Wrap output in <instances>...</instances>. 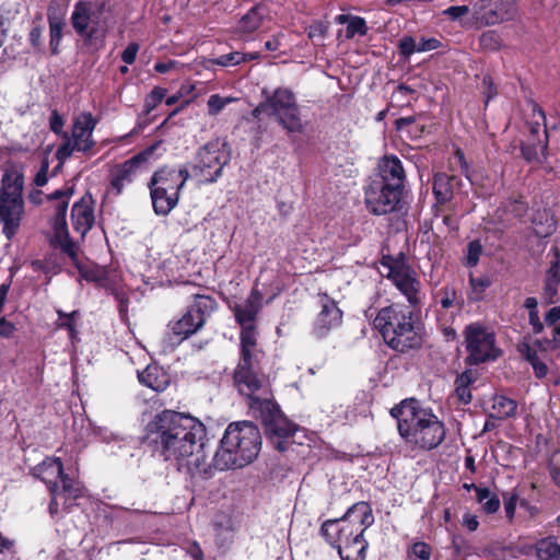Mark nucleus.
Masks as SVG:
<instances>
[{
  "label": "nucleus",
  "mask_w": 560,
  "mask_h": 560,
  "mask_svg": "<svg viewBox=\"0 0 560 560\" xmlns=\"http://www.w3.org/2000/svg\"><path fill=\"white\" fill-rule=\"evenodd\" d=\"M49 126H50V129L56 133V135H63L65 132L62 131L63 130V126H65V121H63V118L61 117V115H59V113L54 109L51 112V116H50V119H49Z\"/></svg>",
  "instance_id": "53"
},
{
  "label": "nucleus",
  "mask_w": 560,
  "mask_h": 560,
  "mask_svg": "<svg viewBox=\"0 0 560 560\" xmlns=\"http://www.w3.org/2000/svg\"><path fill=\"white\" fill-rule=\"evenodd\" d=\"M373 523L371 505L361 501L351 505L342 517L325 521L320 533L342 560H365L369 544L364 532Z\"/></svg>",
  "instance_id": "2"
},
{
  "label": "nucleus",
  "mask_w": 560,
  "mask_h": 560,
  "mask_svg": "<svg viewBox=\"0 0 560 560\" xmlns=\"http://www.w3.org/2000/svg\"><path fill=\"white\" fill-rule=\"evenodd\" d=\"M59 481L62 485L61 488L58 485L51 487V500L48 510L52 517L58 516L60 511H68L72 501L84 494L83 486L68 475H63Z\"/></svg>",
  "instance_id": "18"
},
{
  "label": "nucleus",
  "mask_w": 560,
  "mask_h": 560,
  "mask_svg": "<svg viewBox=\"0 0 560 560\" xmlns=\"http://www.w3.org/2000/svg\"><path fill=\"white\" fill-rule=\"evenodd\" d=\"M384 341L394 350L406 352L422 343L420 328L415 314L407 306L395 303L378 311L373 320Z\"/></svg>",
  "instance_id": "6"
},
{
  "label": "nucleus",
  "mask_w": 560,
  "mask_h": 560,
  "mask_svg": "<svg viewBox=\"0 0 560 560\" xmlns=\"http://www.w3.org/2000/svg\"><path fill=\"white\" fill-rule=\"evenodd\" d=\"M439 45L440 42L436 38H421L418 43V52L434 50Z\"/></svg>",
  "instance_id": "58"
},
{
  "label": "nucleus",
  "mask_w": 560,
  "mask_h": 560,
  "mask_svg": "<svg viewBox=\"0 0 560 560\" xmlns=\"http://www.w3.org/2000/svg\"><path fill=\"white\" fill-rule=\"evenodd\" d=\"M517 351L533 366L538 378H544L548 374V366L542 361L546 349L541 341H532L530 338L524 337L517 345Z\"/></svg>",
  "instance_id": "23"
},
{
  "label": "nucleus",
  "mask_w": 560,
  "mask_h": 560,
  "mask_svg": "<svg viewBox=\"0 0 560 560\" xmlns=\"http://www.w3.org/2000/svg\"><path fill=\"white\" fill-rule=\"evenodd\" d=\"M139 51V45L137 43H131L127 46V48L121 54V59L126 65H131L135 62L137 54Z\"/></svg>",
  "instance_id": "54"
},
{
  "label": "nucleus",
  "mask_w": 560,
  "mask_h": 560,
  "mask_svg": "<svg viewBox=\"0 0 560 560\" xmlns=\"http://www.w3.org/2000/svg\"><path fill=\"white\" fill-rule=\"evenodd\" d=\"M436 299L443 310L456 308L460 311L463 301L454 285H445L436 293Z\"/></svg>",
  "instance_id": "35"
},
{
  "label": "nucleus",
  "mask_w": 560,
  "mask_h": 560,
  "mask_svg": "<svg viewBox=\"0 0 560 560\" xmlns=\"http://www.w3.org/2000/svg\"><path fill=\"white\" fill-rule=\"evenodd\" d=\"M71 24L74 31L88 39L103 40L106 27L102 25L100 18L93 12V3L88 0L78 1L71 13Z\"/></svg>",
  "instance_id": "16"
},
{
  "label": "nucleus",
  "mask_w": 560,
  "mask_h": 560,
  "mask_svg": "<svg viewBox=\"0 0 560 560\" xmlns=\"http://www.w3.org/2000/svg\"><path fill=\"white\" fill-rule=\"evenodd\" d=\"M382 266L387 270L385 277L406 298L409 307L420 308L424 293L416 270L404 260L392 258H384Z\"/></svg>",
  "instance_id": "10"
},
{
  "label": "nucleus",
  "mask_w": 560,
  "mask_h": 560,
  "mask_svg": "<svg viewBox=\"0 0 560 560\" xmlns=\"http://www.w3.org/2000/svg\"><path fill=\"white\" fill-rule=\"evenodd\" d=\"M232 101H233V98L222 97L219 94L211 95L207 102L209 115L210 116L218 115Z\"/></svg>",
  "instance_id": "46"
},
{
  "label": "nucleus",
  "mask_w": 560,
  "mask_h": 560,
  "mask_svg": "<svg viewBox=\"0 0 560 560\" xmlns=\"http://www.w3.org/2000/svg\"><path fill=\"white\" fill-rule=\"evenodd\" d=\"M215 301L207 295H196L194 304L182 316L180 319L172 325L174 335L186 339L195 334L205 324L206 316L210 315L215 308Z\"/></svg>",
  "instance_id": "15"
},
{
  "label": "nucleus",
  "mask_w": 560,
  "mask_h": 560,
  "mask_svg": "<svg viewBox=\"0 0 560 560\" xmlns=\"http://www.w3.org/2000/svg\"><path fill=\"white\" fill-rule=\"evenodd\" d=\"M550 343L555 349H560V322L552 327Z\"/></svg>",
  "instance_id": "64"
},
{
  "label": "nucleus",
  "mask_w": 560,
  "mask_h": 560,
  "mask_svg": "<svg viewBox=\"0 0 560 560\" xmlns=\"http://www.w3.org/2000/svg\"><path fill=\"white\" fill-rule=\"evenodd\" d=\"M463 525L466 526L470 532H474L478 528L479 522L476 515L467 513L463 517Z\"/></svg>",
  "instance_id": "62"
},
{
  "label": "nucleus",
  "mask_w": 560,
  "mask_h": 560,
  "mask_svg": "<svg viewBox=\"0 0 560 560\" xmlns=\"http://www.w3.org/2000/svg\"><path fill=\"white\" fill-rule=\"evenodd\" d=\"M469 5H453L448 7L443 11L444 15H447L452 21H458L470 12Z\"/></svg>",
  "instance_id": "49"
},
{
  "label": "nucleus",
  "mask_w": 560,
  "mask_h": 560,
  "mask_svg": "<svg viewBox=\"0 0 560 560\" xmlns=\"http://www.w3.org/2000/svg\"><path fill=\"white\" fill-rule=\"evenodd\" d=\"M481 504H482V510L486 513L492 514L499 510L500 500H499L498 495L492 494L487 500H485Z\"/></svg>",
  "instance_id": "55"
},
{
  "label": "nucleus",
  "mask_w": 560,
  "mask_h": 560,
  "mask_svg": "<svg viewBox=\"0 0 560 560\" xmlns=\"http://www.w3.org/2000/svg\"><path fill=\"white\" fill-rule=\"evenodd\" d=\"M539 560H560V545L552 538H544L536 544Z\"/></svg>",
  "instance_id": "36"
},
{
  "label": "nucleus",
  "mask_w": 560,
  "mask_h": 560,
  "mask_svg": "<svg viewBox=\"0 0 560 560\" xmlns=\"http://www.w3.org/2000/svg\"><path fill=\"white\" fill-rule=\"evenodd\" d=\"M560 284V254L557 248L553 249V259L546 272L544 285V299L548 304H555L558 299V289Z\"/></svg>",
  "instance_id": "27"
},
{
  "label": "nucleus",
  "mask_w": 560,
  "mask_h": 560,
  "mask_svg": "<svg viewBox=\"0 0 560 560\" xmlns=\"http://www.w3.org/2000/svg\"><path fill=\"white\" fill-rule=\"evenodd\" d=\"M262 306V294L257 288H253L247 299L234 306V315L236 322L242 326V329L246 327H256L255 320L257 314Z\"/></svg>",
  "instance_id": "24"
},
{
  "label": "nucleus",
  "mask_w": 560,
  "mask_h": 560,
  "mask_svg": "<svg viewBox=\"0 0 560 560\" xmlns=\"http://www.w3.org/2000/svg\"><path fill=\"white\" fill-rule=\"evenodd\" d=\"M139 382L155 390L163 392L170 385V375L159 365L149 364L141 373L138 374Z\"/></svg>",
  "instance_id": "28"
},
{
  "label": "nucleus",
  "mask_w": 560,
  "mask_h": 560,
  "mask_svg": "<svg viewBox=\"0 0 560 560\" xmlns=\"http://www.w3.org/2000/svg\"><path fill=\"white\" fill-rule=\"evenodd\" d=\"M153 152L154 148H149L143 152L137 154L136 156L131 158L130 160L126 161L124 163L122 175H129L135 172H143L144 168H141L140 165L145 163L149 160V158L153 155Z\"/></svg>",
  "instance_id": "40"
},
{
  "label": "nucleus",
  "mask_w": 560,
  "mask_h": 560,
  "mask_svg": "<svg viewBox=\"0 0 560 560\" xmlns=\"http://www.w3.org/2000/svg\"><path fill=\"white\" fill-rule=\"evenodd\" d=\"M256 365L236 366L234 371V384L238 393L246 397L249 409H257L273 398L270 384L264 376H259Z\"/></svg>",
  "instance_id": "11"
},
{
  "label": "nucleus",
  "mask_w": 560,
  "mask_h": 560,
  "mask_svg": "<svg viewBox=\"0 0 560 560\" xmlns=\"http://www.w3.org/2000/svg\"><path fill=\"white\" fill-rule=\"evenodd\" d=\"M390 416L397 420L399 435L412 450L430 451L445 439L443 422L416 399L402 400L390 409Z\"/></svg>",
  "instance_id": "3"
},
{
  "label": "nucleus",
  "mask_w": 560,
  "mask_h": 560,
  "mask_svg": "<svg viewBox=\"0 0 560 560\" xmlns=\"http://www.w3.org/2000/svg\"><path fill=\"white\" fill-rule=\"evenodd\" d=\"M16 331V326L7 320L4 316L0 315V337L1 338H13Z\"/></svg>",
  "instance_id": "52"
},
{
  "label": "nucleus",
  "mask_w": 560,
  "mask_h": 560,
  "mask_svg": "<svg viewBox=\"0 0 560 560\" xmlns=\"http://www.w3.org/2000/svg\"><path fill=\"white\" fill-rule=\"evenodd\" d=\"M256 327H246L240 335V361L236 366L256 365L261 354Z\"/></svg>",
  "instance_id": "25"
},
{
  "label": "nucleus",
  "mask_w": 560,
  "mask_h": 560,
  "mask_svg": "<svg viewBox=\"0 0 560 560\" xmlns=\"http://www.w3.org/2000/svg\"><path fill=\"white\" fill-rule=\"evenodd\" d=\"M95 221L93 201L90 195L74 202L71 209V224L80 240L83 241Z\"/></svg>",
  "instance_id": "22"
},
{
  "label": "nucleus",
  "mask_w": 560,
  "mask_h": 560,
  "mask_svg": "<svg viewBox=\"0 0 560 560\" xmlns=\"http://www.w3.org/2000/svg\"><path fill=\"white\" fill-rule=\"evenodd\" d=\"M226 162L225 151L218 143H209L199 150L196 168L205 175H220Z\"/></svg>",
  "instance_id": "21"
},
{
  "label": "nucleus",
  "mask_w": 560,
  "mask_h": 560,
  "mask_svg": "<svg viewBox=\"0 0 560 560\" xmlns=\"http://www.w3.org/2000/svg\"><path fill=\"white\" fill-rule=\"evenodd\" d=\"M152 177L149 183L153 210L158 215H167L178 202V194L187 177Z\"/></svg>",
  "instance_id": "14"
},
{
  "label": "nucleus",
  "mask_w": 560,
  "mask_h": 560,
  "mask_svg": "<svg viewBox=\"0 0 560 560\" xmlns=\"http://www.w3.org/2000/svg\"><path fill=\"white\" fill-rule=\"evenodd\" d=\"M454 177H434L433 191L439 202H446L452 198L451 180Z\"/></svg>",
  "instance_id": "39"
},
{
  "label": "nucleus",
  "mask_w": 560,
  "mask_h": 560,
  "mask_svg": "<svg viewBox=\"0 0 560 560\" xmlns=\"http://www.w3.org/2000/svg\"><path fill=\"white\" fill-rule=\"evenodd\" d=\"M23 177H2L0 186V221L2 232L11 240L19 231L24 213Z\"/></svg>",
  "instance_id": "9"
},
{
  "label": "nucleus",
  "mask_w": 560,
  "mask_h": 560,
  "mask_svg": "<svg viewBox=\"0 0 560 560\" xmlns=\"http://www.w3.org/2000/svg\"><path fill=\"white\" fill-rule=\"evenodd\" d=\"M454 162L453 163H459L460 164V171L468 173L469 172V165L466 161L465 154L460 149H456L454 153Z\"/></svg>",
  "instance_id": "60"
},
{
  "label": "nucleus",
  "mask_w": 560,
  "mask_h": 560,
  "mask_svg": "<svg viewBox=\"0 0 560 560\" xmlns=\"http://www.w3.org/2000/svg\"><path fill=\"white\" fill-rule=\"evenodd\" d=\"M475 377L470 371H465L456 377L454 395L459 402L467 405L471 401L470 385Z\"/></svg>",
  "instance_id": "34"
},
{
  "label": "nucleus",
  "mask_w": 560,
  "mask_h": 560,
  "mask_svg": "<svg viewBox=\"0 0 560 560\" xmlns=\"http://www.w3.org/2000/svg\"><path fill=\"white\" fill-rule=\"evenodd\" d=\"M185 551L194 560H203V552L200 545L197 541H191L185 547Z\"/></svg>",
  "instance_id": "56"
},
{
  "label": "nucleus",
  "mask_w": 560,
  "mask_h": 560,
  "mask_svg": "<svg viewBox=\"0 0 560 560\" xmlns=\"http://www.w3.org/2000/svg\"><path fill=\"white\" fill-rule=\"evenodd\" d=\"M560 320V306H553L551 307L546 316H545V323L549 327H555V325H558Z\"/></svg>",
  "instance_id": "57"
},
{
  "label": "nucleus",
  "mask_w": 560,
  "mask_h": 560,
  "mask_svg": "<svg viewBox=\"0 0 560 560\" xmlns=\"http://www.w3.org/2000/svg\"><path fill=\"white\" fill-rule=\"evenodd\" d=\"M518 500V494L515 490H513L508 495H504V509L506 516L511 520L514 516L516 503Z\"/></svg>",
  "instance_id": "51"
},
{
  "label": "nucleus",
  "mask_w": 560,
  "mask_h": 560,
  "mask_svg": "<svg viewBox=\"0 0 560 560\" xmlns=\"http://www.w3.org/2000/svg\"><path fill=\"white\" fill-rule=\"evenodd\" d=\"M205 435L206 427L198 418L170 409L156 413L145 427V441L164 460L209 478L212 467L206 463Z\"/></svg>",
  "instance_id": "1"
},
{
  "label": "nucleus",
  "mask_w": 560,
  "mask_h": 560,
  "mask_svg": "<svg viewBox=\"0 0 560 560\" xmlns=\"http://www.w3.org/2000/svg\"><path fill=\"white\" fill-rule=\"evenodd\" d=\"M378 175H402L400 160L395 155H385L377 164Z\"/></svg>",
  "instance_id": "37"
},
{
  "label": "nucleus",
  "mask_w": 560,
  "mask_h": 560,
  "mask_svg": "<svg viewBox=\"0 0 560 560\" xmlns=\"http://www.w3.org/2000/svg\"><path fill=\"white\" fill-rule=\"evenodd\" d=\"M482 253V245L479 241H471L467 245V253L465 256V264L468 267H475L479 262Z\"/></svg>",
  "instance_id": "45"
},
{
  "label": "nucleus",
  "mask_w": 560,
  "mask_h": 560,
  "mask_svg": "<svg viewBox=\"0 0 560 560\" xmlns=\"http://www.w3.org/2000/svg\"><path fill=\"white\" fill-rule=\"evenodd\" d=\"M493 0H470L469 7L474 19L485 25H493L501 21L492 8Z\"/></svg>",
  "instance_id": "29"
},
{
  "label": "nucleus",
  "mask_w": 560,
  "mask_h": 560,
  "mask_svg": "<svg viewBox=\"0 0 560 560\" xmlns=\"http://www.w3.org/2000/svg\"><path fill=\"white\" fill-rule=\"evenodd\" d=\"M400 54L405 57H409L418 51V43L410 36H406L399 42Z\"/></svg>",
  "instance_id": "50"
},
{
  "label": "nucleus",
  "mask_w": 560,
  "mask_h": 560,
  "mask_svg": "<svg viewBox=\"0 0 560 560\" xmlns=\"http://www.w3.org/2000/svg\"><path fill=\"white\" fill-rule=\"evenodd\" d=\"M517 405L515 400L503 395H495L492 398L490 417L495 419H505L513 417L516 412Z\"/></svg>",
  "instance_id": "32"
},
{
  "label": "nucleus",
  "mask_w": 560,
  "mask_h": 560,
  "mask_svg": "<svg viewBox=\"0 0 560 560\" xmlns=\"http://www.w3.org/2000/svg\"><path fill=\"white\" fill-rule=\"evenodd\" d=\"M32 474L44 481L51 493V487L57 486L65 475L63 465L59 457H47L32 469Z\"/></svg>",
  "instance_id": "26"
},
{
  "label": "nucleus",
  "mask_w": 560,
  "mask_h": 560,
  "mask_svg": "<svg viewBox=\"0 0 560 560\" xmlns=\"http://www.w3.org/2000/svg\"><path fill=\"white\" fill-rule=\"evenodd\" d=\"M267 16V9L264 5L253 7L238 22V31L252 33L258 30Z\"/></svg>",
  "instance_id": "31"
},
{
  "label": "nucleus",
  "mask_w": 560,
  "mask_h": 560,
  "mask_svg": "<svg viewBox=\"0 0 560 560\" xmlns=\"http://www.w3.org/2000/svg\"><path fill=\"white\" fill-rule=\"evenodd\" d=\"M432 548L424 541L413 542L407 551L409 560H430Z\"/></svg>",
  "instance_id": "42"
},
{
  "label": "nucleus",
  "mask_w": 560,
  "mask_h": 560,
  "mask_svg": "<svg viewBox=\"0 0 560 560\" xmlns=\"http://www.w3.org/2000/svg\"><path fill=\"white\" fill-rule=\"evenodd\" d=\"M469 284L471 287L475 299H479L485 290L490 285V281L487 278H475L472 275L469 277Z\"/></svg>",
  "instance_id": "48"
},
{
  "label": "nucleus",
  "mask_w": 560,
  "mask_h": 560,
  "mask_svg": "<svg viewBox=\"0 0 560 560\" xmlns=\"http://www.w3.org/2000/svg\"><path fill=\"white\" fill-rule=\"evenodd\" d=\"M264 100L253 109V116L273 117L288 132L301 133L303 124L293 92L278 88L272 93L262 90Z\"/></svg>",
  "instance_id": "7"
},
{
  "label": "nucleus",
  "mask_w": 560,
  "mask_h": 560,
  "mask_svg": "<svg viewBox=\"0 0 560 560\" xmlns=\"http://www.w3.org/2000/svg\"><path fill=\"white\" fill-rule=\"evenodd\" d=\"M165 90L162 88H155L152 92L147 96L144 102V110L147 114L151 113L164 98Z\"/></svg>",
  "instance_id": "47"
},
{
  "label": "nucleus",
  "mask_w": 560,
  "mask_h": 560,
  "mask_svg": "<svg viewBox=\"0 0 560 560\" xmlns=\"http://www.w3.org/2000/svg\"><path fill=\"white\" fill-rule=\"evenodd\" d=\"M465 340L468 360L472 364L495 360L499 357L494 334L480 324H470L466 327Z\"/></svg>",
  "instance_id": "13"
},
{
  "label": "nucleus",
  "mask_w": 560,
  "mask_h": 560,
  "mask_svg": "<svg viewBox=\"0 0 560 560\" xmlns=\"http://www.w3.org/2000/svg\"><path fill=\"white\" fill-rule=\"evenodd\" d=\"M261 436L259 429L250 421L232 422L220 441L212 458V472L241 468L250 464L259 454Z\"/></svg>",
  "instance_id": "5"
},
{
  "label": "nucleus",
  "mask_w": 560,
  "mask_h": 560,
  "mask_svg": "<svg viewBox=\"0 0 560 560\" xmlns=\"http://www.w3.org/2000/svg\"><path fill=\"white\" fill-rule=\"evenodd\" d=\"M72 195L73 185L56 189L46 196L52 207V215L49 220L52 230L51 243L72 260L83 279L97 282L102 287H108L107 271L98 266L82 265L79 258L81 252L80 242L72 240L69 235L66 215L69 199Z\"/></svg>",
  "instance_id": "4"
},
{
  "label": "nucleus",
  "mask_w": 560,
  "mask_h": 560,
  "mask_svg": "<svg viewBox=\"0 0 560 560\" xmlns=\"http://www.w3.org/2000/svg\"><path fill=\"white\" fill-rule=\"evenodd\" d=\"M528 322L533 327V331L535 334H540L544 330V324L540 322L538 311H533L528 313Z\"/></svg>",
  "instance_id": "59"
},
{
  "label": "nucleus",
  "mask_w": 560,
  "mask_h": 560,
  "mask_svg": "<svg viewBox=\"0 0 560 560\" xmlns=\"http://www.w3.org/2000/svg\"><path fill=\"white\" fill-rule=\"evenodd\" d=\"M178 66V62L175 60H170L166 62H156L154 65V69L159 73H166L173 69H175Z\"/></svg>",
  "instance_id": "61"
},
{
  "label": "nucleus",
  "mask_w": 560,
  "mask_h": 560,
  "mask_svg": "<svg viewBox=\"0 0 560 560\" xmlns=\"http://www.w3.org/2000/svg\"><path fill=\"white\" fill-rule=\"evenodd\" d=\"M63 23L59 18L49 16L50 49L52 55L59 52V45L62 38Z\"/></svg>",
  "instance_id": "41"
},
{
  "label": "nucleus",
  "mask_w": 560,
  "mask_h": 560,
  "mask_svg": "<svg viewBox=\"0 0 560 560\" xmlns=\"http://www.w3.org/2000/svg\"><path fill=\"white\" fill-rule=\"evenodd\" d=\"M320 311L316 316L313 325V334L317 338L326 337L332 329L341 325L342 312L338 307L336 301L327 294L319 298Z\"/></svg>",
  "instance_id": "20"
},
{
  "label": "nucleus",
  "mask_w": 560,
  "mask_h": 560,
  "mask_svg": "<svg viewBox=\"0 0 560 560\" xmlns=\"http://www.w3.org/2000/svg\"><path fill=\"white\" fill-rule=\"evenodd\" d=\"M257 415L264 422L266 433L270 438H289L295 432V425L280 411L273 398L257 409Z\"/></svg>",
  "instance_id": "17"
},
{
  "label": "nucleus",
  "mask_w": 560,
  "mask_h": 560,
  "mask_svg": "<svg viewBox=\"0 0 560 560\" xmlns=\"http://www.w3.org/2000/svg\"><path fill=\"white\" fill-rule=\"evenodd\" d=\"M368 30L369 28L366 26V22L363 18L352 15V18L350 19V21L347 25L346 38L351 39L355 35L364 36V35H366Z\"/></svg>",
  "instance_id": "43"
},
{
  "label": "nucleus",
  "mask_w": 560,
  "mask_h": 560,
  "mask_svg": "<svg viewBox=\"0 0 560 560\" xmlns=\"http://www.w3.org/2000/svg\"><path fill=\"white\" fill-rule=\"evenodd\" d=\"M10 287H11V280L0 284V315L3 312V307H4L5 302H7V296H8V292L10 290Z\"/></svg>",
  "instance_id": "63"
},
{
  "label": "nucleus",
  "mask_w": 560,
  "mask_h": 560,
  "mask_svg": "<svg viewBox=\"0 0 560 560\" xmlns=\"http://www.w3.org/2000/svg\"><path fill=\"white\" fill-rule=\"evenodd\" d=\"M58 319L56 322L57 328H65L69 331V336L72 340L77 337L75 322L79 317V312L73 311L71 313H65L61 310H57Z\"/></svg>",
  "instance_id": "38"
},
{
  "label": "nucleus",
  "mask_w": 560,
  "mask_h": 560,
  "mask_svg": "<svg viewBox=\"0 0 560 560\" xmlns=\"http://www.w3.org/2000/svg\"><path fill=\"white\" fill-rule=\"evenodd\" d=\"M527 212V206L523 200H510L503 208H500L497 213L500 221L510 224L512 218L522 220Z\"/></svg>",
  "instance_id": "33"
},
{
  "label": "nucleus",
  "mask_w": 560,
  "mask_h": 560,
  "mask_svg": "<svg viewBox=\"0 0 560 560\" xmlns=\"http://www.w3.org/2000/svg\"><path fill=\"white\" fill-rule=\"evenodd\" d=\"M533 231L539 237L551 235L557 228L555 218L547 209H538L532 218Z\"/></svg>",
  "instance_id": "30"
},
{
  "label": "nucleus",
  "mask_w": 560,
  "mask_h": 560,
  "mask_svg": "<svg viewBox=\"0 0 560 560\" xmlns=\"http://www.w3.org/2000/svg\"><path fill=\"white\" fill-rule=\"evenodd\" d=\"M533 112L536 120L529 125L530 137L522 145V154L527 161H533L539 154H544L548 140L544 110L535 104Z\"/></svg>",
  "instance_id": "19"
},
{
  "label": "nucleus",
  "mask_w": 560,
  "mask_h": 560,
  "mask_svg": "<svg viewBox=\"0 0 560 560\" xmlns=\"http://www.w3.org/2000/svg\"><path fill=\"white\" fill-rule=\"evenodd\" d=\"M405 177H382L372 182L365 189L364 202L370 213L385 215L399 211L408 194Z\"/></svg>",
  "instance_id": "8"
},
{
  "label": "nucleus",
  "mask_w": 560,
  "mask_h": 560,
  "mask_svg": "<svg viewBox=\"0 0 560 560\" xmlns=\"http://www.w3.org/2000/svg\"><path fill=\"white\" fill-rule=\"evenodd\" d=\"M97 119L91 113H81L73 118L71 136L63 133L66 142L57 150V158L60 161L68 159L73 151L86 152L94 145L93 131Z\"/></svg>",
  "instance_id": "12"
},
{
  "label": "nucleus",
  "mask_w": 560,
  "mask_h": 560,
  "mask_svg": "<svg viewBox=\"0 0 560 560\" xmlns=\"http://www.w3.org/2000/svg\"><path fill=\"white\" fill-rule=\"evenodd\" d=\"M246 61V55L240 51H233L225 55H221L218 58L211 60V63L221 67L236 66Z\"/></svg>",
  "instance_id": "44"
}]
</instances>
